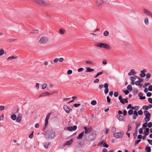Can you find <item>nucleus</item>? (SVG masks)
I'll return each mask as SVG.
<instances>
[{"label": "nucleus", "mask_w": 152, "mask_h": 152, "mask_svg": "<svg viewBox=\"0 0 152 152\" xmlns=\"http://www.w3.org/2000/svg\"><path fill=\"white\" fill-rule=\"evenodd\" d=\"M96 137V134L94 132L91 133L89 135H86L85 136V139L86 140L92 141L94 140Z\"/></svg>", "instance_id": "1"}, {"label": "nucleus", "mask_w": 152, "mask_h": 152, "mask_svg": "<svg viewBox=\"0 0 152 152\" xmlns=\"http://www.w3.org/2000/svg\"><path fill=\"white\" fill-rule=\"evenodd\" d=\"M124 132L123 131H121L115 133L113 134V136L116 138H121L123 136Z\"/></svg>", "instance_id": "2"}, {"label": "nucleus", "mask_w": 152, "mask_h": 152, "mask_svg": "<svg viewBox=\"0 0 152 152\" xmlns=\"http://www.w3.org/2000/svg\"><path fill=\"white\" fill-rule=\"evenodd\" d=\"M48 41V38L45 37H41L39 42L40 44H45Z\"/></svg>", "instance_id": "3"}, {"label": "nucleus", "mask_w": 152, "mask_h": 152, "mask_svg": "<svg viewBox=\"0 0 152 152\" xmlns=\"http://www.w3.org/2000/svg\"><path fill=\"white\" fill-rule=\"evenodd\" d=\"M34 1L37 4L41 5L43 6H45L48 4L45 1L43 0H35Z\"/></svg>", "instance_id": "4"}, {"label": "nucleus", "mask_w": 152, "mask_h": 152, "mask_svg": "<svg viewBox=\"0 0 152 152\" xmlns=\"http://www.w3.org/2000/svg\"><path fill=\"white\" fill-rule=\"evenodd\" d=\"M84 129L85 130L84 133L86 134H87L90 133L92 129V128L91 127H87L86 126L84 127Z\"/></svg>", "instance_id": "5"}, {"label": "nucleus", "mask_w": 152, "mask_h": 152, "mask_svg": "<svg viewBox=\"0 0 152 152\" xmlns=\"http://www.w3.org/2000/svg\"><path fill=\"white\" fill-rule=\"evenodd\" d=\"M50 115L51 113H49L48 114L47 116L46 117L45 120V127L43 128L44 130L45 129V127H46V125L48 123V121L50 118Z\"/></svg>", "instance_id": "6"}, {"label": "nucleus", "mask_w": 152, "mask_h": 152, "mask_svg": "<svg viewBox=\"0 0 152 152\" xmlns=\"http://www.w3.org/2000/svg\"><path fill=\"white\" fill-rule=\"evenodd\" d=\"M64 109L67 113H69L72 111V109L69 108L67 105H64Z\"/></svg>", "instance_id": "7"}, {"label": "nucleus", "mask_w": 152, "mask_h": 152, "mask_svg": "<svg viewBox=\"0 0 152 152\" xmlns=\"http://www.w3.org/2000/svg\"><path fill=\"white\" fill-rule=\"evenodd\" d=\"M105 43H95L94 45L96 47L104 48Z\"/></svg>", "instance_id": "8"}, {"label": "nucleus", "mask_w": 152, "mask_h": 152, "mask_svg": "<svg viewBox=\"0 0 152 152\" xmlns=\"http://www.w3.org/2000/svg\"><path fill=\"white\" fill-rule=\"evenodd\" d=\"M54 94V93H51V94ZM50 95V94L49 93L48 91H46L43 93H41L40 95L39 96V97L40 96H49Z\"/></svg>", "instance_id": "9"}, {"label": "nucleus", "mask_w": 152, "mask_h": 152, "mask_svg": "<svg viewBox=\"0 0 152 152\" xmlns=\"http://www.w3.org/2000/svg\"><path fill=\"white\" fill-rule=\"evenodd\" d=\"M104 86L105 88L104 91V93L105 94H107L108 93L109 91V89L108 88V85L107 83H105L104 84Z\"/></svg>", "instance_id": "10"}, {"label": "nucleus", "mask_w": 152, "mask_h": 152, "mask_svg": "<svg viewBox=\"0 0 152 152\" xmlns=\"http://www.w3.org/2000/svg\"><path fill=\"white\" fill-rule=\"evenodd\" d=\"M49 135V138L50 137L51 139H53L55 136V133L53 131H50Z\"/></svg>", "instance_id": "11"}, {"label": "nucleus", "mask_w": 152, "mask_h": 152, "mask_svg": "<svg viewBox=\"0 0 152 152\" xmlns=\"http://www.w3.org/2000/svg\"><path fill=\"white\" fill-rule=\"evenodd\" d=\"M146 72V71L145 69H143L141 71V73H140L139 75L140 76L142 77H145L146 75V74L145 72Z\"/></svg>", "instance_id": "12"}, {"label": "nucleus", "mask_w": 152, "mask_h": 152, "mask_svg": "<svg viewBox=\"0 0 152 152\" xmlns=\"http://www.w3.org/2000/svg\"><path fill=\"white\" fill-rule=\"evenodd\" d=\"M96 4L98 6H99L102 4L104 3L103 0H95Z\"/></svg>", "instance_id": "13"}, {"label": "nucleus", "mask_w": 152, "mask_h": 152, "mask_svg": "<svg viewBox=\"0 0 152 152\" xmlns=\"http://www.w3.org/2000/svg\"><path fill=\"white\" fill-rule=\"evenodd\" d=\"M84 132H83L80 134L77 137V138L78 140H81L82 139L84 135Z\"/></svg>", "instance_id": "14"}, {"label": "nucleus", "mask_w": 152, "mask_h": 152, "mask_svg": "<svg viewBox=\"0 0 152 152\" xmlns=\"http://www.w3.org/2000/svg\"><path fill=\"white\" fill-rule=\"evenodd\" d=\"M145 117L144 119L146 122H148L150 120V116L151 115L148 114L147 115H145Z\"/></svg>", "instance_id": "15"}, {"label": "nucleus", "mask_w": 152, "mask_h": 152, "mask_svg": "<svg viewBox=\"0 0 152 152\" xmlns=\"http://www.w3.org/2000/svg\"><path fill=\"white\" fill-rule=\"evenodd\" d=\"M73 141V140L72 139H71L69 140L66 142L64 145V146H65L66 145H71Z\"/></svg>", "instance_id": "16"}, {"label": "nucleus", "mask_w": 152, "mask_h": 152, "mask_svg": "<svg viewBox=\"0 0 152 152\" xmlns=\"http://www.w3.org/2000/svg\"><path fill=\"white\" fill-rule=\"evenodd\" d=\"M149 129L148 128H146L145 131L144 132L145 136H146L149 133Z\"/></svg>", "instance_id": "17"}, {"label": "nucleus", "mask_w": 152, "mask_h": 152, "mask_svg": "<svg viewBox=\"0 0 152 152\" xmlns=\"http://www.w3.org/2000/svg\"><path fill=\"white\" fill-rule=\"evenodd\" d=\"M104 48H106L107 50H110L111 49V47L109 45L107 44H104Z\"/></svg>", "instance_id": "18"}, {"label": "nucleus", "mask_w": 152, "mask_h": 152, "mask_svg": "<svg viewBox=\"0 0 152 152\" xmlns=\"http://www.w3.org/2000/svg\"><path fill=\"white\" fill-rule=\"evenodd\" d=\"M135 70L134 69H132L130 71V72L128 74L129 76L133 75L134 74Z\"/></svg>", "instance_id": "19"}, {"label": "nucleus", "mask_w": 152, "mask_h": 152, "mask_svg": "<svg viewBox=\"0 0 152 152\" xmlns=\"http://www.w3.org/2000/svg\"><path fill=\"white\" fill-rule=\"evenodd\" d=\"M16 58H17V57L13 56L11 57L10 56V57H8V58H7L6 59L7 61H9V60H11L13 59Z\"/></svg>", "instance_id": "20"}, {"label": "nucleus", "mask_w": 152, "mask_h": 152, "mask_svg": "<svg viewBox=\"0 0 152 152\" xmlns=\"http://www.w3.org/2000/svg\"><path fill=\"white\" fill-rule=\"evenodd\" d=\"M39 31L37 30H33L32 31L30 32L31 34H37L39 33Z\"/></svg>", "instance_id": "21"}, {"label": "nucleus", "mask_w": 152, "mask_h": 152, "mask_svg": "<svg viewBox=\"0 0 152 152\" xmlns=\"http://www.w3.org/2000/svg\"><path fill=\"white\" fill-rule=\"evenodd\" d=\"M10 117L12 119L15 121L16 119V115L15 114H13Z\"/></svg>", "instance_id": "22"}, {"label": "nucleus", "mask_w": 152, "mask_h": 152, "mask_svg": "<svg viewBox=\"0 0 152 152\" xmlns=\"http://www.w3.org/2000/svg\"><path fill=\"white\" fill-rule=\"evenodd\" d=\"M94 69H91L89 67H87L86 68V72H91L94 71Z\"/></svg>", "instance_id": "23"}, {"label": "nucleus", "mask_w": 152, "mask_h": 152, "mask_svg": "<svg viewBox=\"0 0 152 152\" xmlns=\"http://www.w3.org/2000/svg\"><path fill=\"white\" fill-rule=\"evenodd\" d=\"M117 118L119 121H122L123 120V117L120 115H117L116 116Z\"/></svg>", "instance_id": "24"}, {"label": "nucleus", "mask_w": 152, "mask_h": 152, "mask_svg": "<svg viewBox=\"0 0 152 152\" xmlns=\"http://www.w3.org/2000/svg\"><path fill=\"white\" fill-rule=\"evenodd\" d=\"M145 151L147 152H150L151 151V148L149 146H146L145 148Z\"/></svg>", "instance_id": "25"}, {"label": "nucleus", "mask_w": 152, "mask_h": 152, "mask_svg": "<svg viewBox=\"0 0 152 152\" xmlns=\"http://www.w3.org/2000/svg\"><path fill=\"white\" fill-rule=\"evenodd\" d=\"M144 22L145 24L146 25H148L149 24V20L147 18H145L144 20Z\"/></svg>", "instance_id": "26"}, {"label": "nucleus", "mask_w": 152, "mask_h": 152, "mask_svg": "<svg viewBox=\"0 0 152 152\" xmlns=\"http://www.w3.org/2000/svg\"><path fill=\"white\" fill-rule=\"evenodd\" d=\"M122 102H123L122 103L123 104H124L125 103H127L128 102L127 98H125L124 99H122Z\"/></svg>", "instance_id": "27"}, {"label": "nucleus", "mask_w": 152, "mask_h": 152, "mask_svg": "<svg viewBox=\"0 0 152 152\" xmlns=\"http://www.w3.org/2000/svg\"><path fill=\"white\" fill-rule=\"evenodd\" d=\"M21 119V118L20 116H18L16 118V121L18 122H20Z\"/></svg>", "instance_id": "28"}, {"label": "nucleus", "mask_w": 152, "mask_h": 152, "mask_svg": "<svg viewBox=\"0 0 152 152\" xmlns=\"http://www.w3.org/2000/svg\"><path fill=\"white\" fill-rule=\"evenodd\" d=\"M127 88L128 90L132 91V87L131 85H129L127 86Z\"/></svg>", "instance_id": "29"}, {"label": "nucleus", "mask_w": 152, "mask_h": 152, "mask_svg": "<svg viewBox=\"0 0 152 152\" xmlns=\"http://www.w3.org/2000/svg\"><path fill=\"white\" fill-rule=\"evenodd\" d=\"M71 129L72 130V131H73L76 130L77 129V126H74L73 127L70 126Z\"/></svg>", "instance_id": "30"}, {"label": "nucleus", "mask_w": 152, "mask_h": 152, "mask_svg": "<svg viewBox=\"0 0 152 152\" xmlns=\"http://www.w3.org/2000/svg\"><path fill=\"white\" fill-rule=\"evenodd\" d=\"M143 12L145 14H146V15H147V14H148V12H149V11L147 9H145V8L143 9Z\"/></svg>", "instance_id": "31"}, {"label": "nucleus", "mask_w": 152, "mask_h": 152, "mask_svg": "<svg viewBox=\"0 0 152 152\" xmlns=\"http://www.w3.org/2000/svg\"><path fill=\"white\" fill-rule=\"evenodd\" d=\"M47 86V84L46 83L43 84L42 86V89L43 90Z\"/></svg>", "instance_id": "32"}, {"label": "nucleus", "mask_w": 152, "mask_h": 152, "mask_svg": "<svg viewBox=\"0 0 152 152\" xmlns=\"http://www.w3.org/2000/svg\"><path fill=\"white\" fill-rule=\"evenodd\" d=\"M147 123L146 122H145L142 125V128L143 129H145L147 127Z\"/></svg>", "instance_id": "33"}, {"label": "nucleus", "mask_w": 152, "mask_h": 152, "mask_svg": "<svg viewBox=\"0 0 152 152\" xmlns=\"http://www.w3.org/2000/svg\"><path fill=\"white\" fill-rule=\"evenodd\" d=\"M64 30L63 29H60L59 32L61 34H64Z\"/></svg>", "instance_id": "34"}, {"label": "nucleus", "mask_w": 152, "mask_h": 152, "mask_svg": "<svg viewBox=\"0 0 152 152\" xmlns=\"http://www.w3.org/2000/svg\"><path fill=\"white\" fill-rule=\"evenodd\" d=\"M109 34V32L107 31H105L103 33L104 35L105 36H108Z\"/></svg>", "instance_id": "35"}, {"label": "nucleus", "mask_w": 152, "mask_h": 152, "mask_svg": "<svg viewBox=\"0 0 152 152\" xmlns=\"http://www.w3.org/2000/svg\"><path fill=\"white\" fill-rule=\"evenodd\" d=\"M4 50L2 49L0 50V56L3 55L4 53Z\"/></svg>", "instance_id": "36"}, {"label": "nucleus", "mask_w": 152, "mask_h": 152, "mask_svg": "<svg viewBox=\"0 0 152 152\" xmlns=\"http://www.w3.org/2000/svg\"><path fill=\"white\" fill-rule=\"evenodd\" d=\"M137 134V130H136V131H135L134 133L133 134V136L134 138H135L136 137Z\"/></svg>", "instance_id": "37"}, {"label": "nucleus", "mask_w": 152, "mask_h": 152, "mask_svg": "<svg viewBox=\"0 0 152 152\" xmlns=\"http://www.w3.org/2000/svg\"><path fill=\"white\" fill-rule=\"evenodd\" d=\"M97 102L95 100H93L91 102V104L92 105H95L96 104Z\"/></svg>", "instance_id": "38"}, {"label": "nucleus", "mask_w": 152, "mask_h": 152, "mask_svg": "<svg viewBox=\"0 0 152 152\" xmlns=\"http://www.w3.org/2000/svg\"><path fill=\"white\" fill-rule=\"evenodd\" d=\"M133 112L132 110L130 109L129 110L128 112V113L129 115H131L133 114Z\"/></svg>", "instance_id": "39"}, {"label": "nucleus", "mask_w": 152, "mask_h": 152, "mask_svg": "<svg viewBox=\"0 0 152 152\" xmlns=\"http://www.w3.org/2000/svg\"><path fill=\"white\" fill-rule=\"evenodd\" d=\"M104 142V140H103L102 141H101L99 142L98 144L97 145L99 146V145H101L103 144Z\"/></svg>", "instance_id": "40"}, {"label": "nucleus", "mask_w": 152, "mask_h": 152, "mask_svg": "<svg viewBox=\"0 0 152 152\" xmlns=\"http://www.w3.org/2000/svg\"><path fill=\"white\" fill-rule=\"evenodd\" d=\"M150 83H145V84H144V85L143 86V87L145 88V87L147 86H148L150 85Z\"/></svg>", "instance_id": "41"}, {"label": "nucleus", "mask_w": 152, "mask_h": 152, "mask_svg": "<svg viewBox=\"0 0 152 152\" xmlns=\"http://www.w3.org/2000/svg\"><path fill=\"white\" fill-rule=\"evenodd\" d=\"M103 146V147L107 148L108 147L109 145H108L105 142L104 143V142Z\"/></svg>", "instance_id": "42"}, {"label": "nucleus", "mask_w": 152, "mask_h": 152, "mask_svg": "<svg viewBox=\"0 0 152 152\" xmlns=\"http://www.w3.org/2000/svg\"><path fill=\"white\" fill-rule=\"evenodd\" d=\"M147 126H148V127L150 128H151L152 126V123L151 122H149Z\"/></svg>", "instance_id": "43"}, {"label": "nucleus", "mask_w": 152, "mask_h": 152, "mask_svg": "<svg viewBox=\"0 0 152 152\" xmlns=\"http://www.w3.org/2000/svg\"><path fill=\"white\" fill-rule=\"evenodd\" d=\"M151 74L150 73H147L146 75V79H149L151 77Z\"/></svg>", "instance_id": "44"}, {"label": "nucleus", "mask_w": 152, "mask_h": 152, "mask_svg": "<svg viewBox=\"0 0 152 152\" xmlns=\"http://www.w3.org/2000/svg\"><path fill=\"white\" fill-rule=\"evenodd\" d=\"M130 80L132 81H134L136 80V78L133 77H130Z\"/></svg>", "instance_id": "45"}, {"label": "nucleus", "mask_w": 152, "mask_h": 152, "mask_svg": "<svg viewBox=\"0 0 152 152\" xmlns=\"http://www.w3.org/2000/svg\"><path fill=\"white\" fill-rule=\"evenodd\" d=\"M86 63V64H93L92 62L90 61H86L85 62Z\"/></svg>", "instance_id": "46"}, {"label": "nucleus", "mask_w": 152, "mask_h": 152, "mask_svg": "<svg viewBox=\"0 0 152 152\" xmlns=\"http://www.w3.org/2000/svg\"><path fill=\"white\" fill-rule=\"evenodd\" d=\"M141 110V109L138 111L137 113L139 115H142L143 114V112Z\"/></svg>", "instance_id": "47"}, {"label": "nucleus", "mask_w": 152, "mask_h": 152, "mask_svg": "<svg viewBox=\"0 0 152 152\" xmlns=\"http://www.w3.org/2000/svg\"><path fill=\"white\" fill-rule=\"evenodd\" d=\"M127 127H128L127 132H128V131H129L131 129L132 127L130 125H128Z\"/></svg>", "instance_id": "48"}, {"label": "nucleus", "mask_w": 152, "mask_h": 152, "mask_svg": "<svg viewBox=\"0 0 152 152\" xmlns=\"http://www.w3.org/2000/svg\"><path fill=\"white\" fill-rule=\"evenodd\" d=\"M143 112L144 113L145 115H147L148 114L151 115V114L148 112V111H147L145 110Z\"/></svg>", "instance_id": "49"}, {"label": "nucleus", "mask_w": 152, "mask_h": 152, "mask_svg": "<svg viewBox=\"0 0 152 152\" xmlns=\"http://www.w3.org/2000/svg\"><path fill=\"white\" fill-rule=\"evenodd\" d=\"M138 96L140 97V99L143 96V93L142 92H139L138 94Z\"/></svg>", "instance_id": "50"}, {"label": "nucleus", "mask_w": 152, "mask_h": 152, "mask_svg": "<svg viewBox=\"0 0 152 152\" xmlns=\"http://www.w3.org/2000/svg\"><path fill=\"white\" fill-rule=\"evenodd\" d=\"M33 133L34 132H33L29 135V137L30 138H32L33 136Z\"/></svg>", "instance_id": "51"}, {"label": "nucleus", "mask_w": 152, "mask_h": 152, "mask_svg": "<svg viewBox=\"0 0 152 152\" xmlns=\"http://www.w3.org/2000/svg\"><path fill=\"white\" fill-rule=\"evenodd\" d=\"M123 92L125 93V94L126 95H127L129 93V91L128 90H126L125 91L123 90Z\"/></svg>", "instance_id": "52"}, {"label": "nucleus", "mask_w": 152, "mask_h": 152, "mask_svg": "<svg viewBox=\"0 0 152 152\" xmlns=\"http://www.w3.org/2000/svg\"><path fill=\"white\" fill-rule=\"evenodd\" d=\"M4 109V106L1 105L0 106V110L1 111H3Z\"/></svg>", "instance_id": "53"}, {"label": "nucleus", "mask_w": 152, "mask_h": 152, "mask_svg": "<svg viewBox=\"0 0 152 152\" xmlns=\"http://www.w3.org/2000/svg\"><path fill=\"white\" fill-rule=\"evenodd\" d=\"M118 95V92H115L114 93V96L115 97H117Z\"/></svg>", "instance_id": "54"}, {"label": "nucleus", "mask_w": 152, "mask_h": 152, "mask_svg": "<svg viewBox=\"0 0 152 152\" xmlns=\"http://www.w3.org/2000/svg\"><path fill=\"white\" fill-rule=\"evenodd\" d=\"M122 97L121 96H119L118 97L119 99L120 100V102L121 103H122L123 102H122Z\"/></svg>", "instance_id": "55"}, {"label": "nucleus", "mask_w": 152, "mask_h": 152, "mask_svg": "<svg viewBox=\"0 0 152 152\" xmlns=\"http://www.w3.org/2000/svg\"><path fill=\"white\" fill-rule=\"evenodd\" d=\"M135 84L137 86H140V83L139 81H137L135 82Z\"/></svg>", "instance_id": "56"}, {"label": "nucleus", "mask_w": 152, "mask_h": 152, "mask_svg": "<svg viewBox=\"0 0 152 152\" xmlns=\"http://www.w3.org/2000/svg\"><path fill=\"white\" fill-rule=\"evenodd\" d=\"M147 140L151 145H152V140L147 139Z\"/></svg>", "instance_id": "57"}, {"label": "nucleus", "mask_w": 152, "mask_h": 152, "mask_svg": "<svg viewBox=\"0 0 152 152\" xmlns=\"http://www.w3.org/2000/svg\"><path fill=\"white\" fill-rule=\"evenodd\" d=\"M107 102H108V103H109L111 101V100L110 98V97L109 96H107Z\"/></svg>", "instance_id": "58"}, {"label": "nucleus", "mask_w": 152, "mask_h": 152, "mask_svg": "<svg viewBox=\"0 0 152 152\" xmlns=\"http://www.w3.org/2000/svg\"><path fill=\"white\" fill-rule=\"evenodd\" d=\"M72 73V71L71 70H69L67 72V74L68 75H70Z\"/></svg>", "instance_id": "59"}, {"label": "nucleus", "mask_w": 152, "mask_h": 152, "mask_svg": "<svg viewBox=\"0 0 152 152\" xmlns=\"http://www.w3.org/2000/svg\"><path fill=\"white\" fill-rule=\"evenodd\" d=\"M152 95V93L151 92H148L147 93L146 95L148 97H150Z\"/></svg>", "instance_id": "60"}, {"label": "nucleus", "mask_w": 152, "mask_h": 152, "mask_svg": "<svg viewBox=\"0 0 152 152\" xmlns=\"http://www.w3.org/2000/svg\"><path fill=\"white\" fill-rule=\"evenodd\" d=\"M111 131L113 132H115L116 131L115 127H112L111 129Z\"/></svg>", "instance_id": "61"}, {"label": "nucleus", "mask_w": 152, "mask_h": 152, "mask_svg": "<svg viewBox=\"0 0 152 152\" xmlns=\"http://www.w3.org/2000/svg\"><path fill=\"white\" fill-rule=\"evenodd\" d=\"M142 132H143V129L141 128H140L139 130V133L140 134H142Z\"/></svg>", "instance_id": "62"}, {"label": "nucleus", "mask_w": 152, "mask_h": 152, "mask_svg": "<svg viewBox=\"0 0 152 152\" xmlns=\"http://www.w3.org/2000/svg\"><path fill=\"white\" fill-rule=\"evenodd\" d=\"M148 90L150 91H152V86H150L148 88Z\"/></svg>", "instance_id": "63"}, {"label": "nucleus", "mask_w": 152, "mask_h": 152, "mask_svg": "<svg viewBox=\"0 0 152 152\" xmlns=\"http://www.w3.org/2000/svg\"><path fill=\"white\" fill-rule=\"evenodd\" d=\"M148 102L151 103H152V99L151 98H149L148 99Z\"/></svg>", "instance_id": "64"}]
</instances>
